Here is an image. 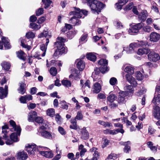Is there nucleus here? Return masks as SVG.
Masks as SVG:
<instances>
[{
  "label": "nucleus",
  "mask_w": 160,
  "mask_h": 160,
  "mask_svg": "<svg viewBox=\"0 0 160 160\" xmlns=\"http://www.w3.org/2000/svg\"><path fill=\"white\" fill-rule=\"evenodd\" d=\"M10 125L12 128L11 129L12 131L16 132H13L12 133L10 136V138L11 140L8 138L6 141V143L7 145H11L13 143V142H17L19 141V139L18 136H19L21 131V129L19 126L17 125L15 122L12 120H10L9 121Z\"/></svg>",
  "instance_id": "1"
},
{
  "label": "nucleus",
  "mask_w": 160,
  "mask_h": 160,
  "mask_svg": "<svg viewBox=\"0 0 160 160\" xmlns=\"http://www.w3.org/2000/svg\"><path fill=\"white\" fill-rule=\"evenodd\" d=\"M88 12L85 10H81L78 8H75V11L70 12V15H73L70 20V22L73 24L74 26H78L80 24L81 21L78 19L82 17V14L87 15Z\"/></svg>",
  "instance_id": "2"
},
{
  "label": "nucleus",
  "mask_w": 160,
  "mask_h": 160,
  "mask_svg": "<svg viewBox=\"0 0 160 160\" xmlns=\"http://www.w3.org/2000/svg\"><path fill=\"white\" fill-rule=\"evenodd\" d=\"M66 41V38L62 37H58L57 41L55 42V45L57 49L55 52L54 54L56 56L61 55L64 52L65 48L64 47V43Z\"/></svg>",
  "instance_id": "3"
},
{
  "label": "nucleus",
  "mask_w": 160,
  "mask_h": 160,
  "mask_svg": "<svg viewBox=\"0 0 160 160\" xmlns=\"http://www.w3.org/2000/svg\"><path fill=\"white\" fill-rule=\"evenodd\" d=\"M98 63L101 66L100 67L101 69V72L104 73L108 71L109 68L107 67L108 62L107 61L104 59H100L98 61Z\"/></svg>",
  "instance_id": "4"
},
{
  "label": "nucleus",
  "mask_w": 160,
  "mask_h": 160,
  "mask_svg": "<svg viewBox=\"0 0 160 160\" xmlns=\"http://www.w3.org/2000/svg\"><path fill=\"white\" fill-rule=\"evenodd\" d=\"M103 3L97 0H95L94 3L92 5L91 9L96 12L98 13L101 12L103 7Z\"/></svg>",
  "instance_id": "5"
},
{
  "label": "nucleus",
  "mask_w": 160,
  "mask_h": 160,
  "mask_svg": "<svg viewBox=\"0 0 160 160\" xmlns=\"http://www.w3.org/2000/svg\"><path fill=\"white\" fill-rule=\"evenodd\" d=\"M26 150L29 154L33 155L35 153V152L37 149L36 145L35 144H28L26 146Z\"/></svg>",
  "instance_id": "6"
},
{
  "label": "nucleus",
  "mask_w": 160,
  "mask_h": 160,
  "mask_svg": "<svg viewBox=\"0 0 160 160\" xmlns=\"http://www.w3.org/2000/svg\"><path fill=\"white\" fill-rule=\"evenodd\" d=\"M149 52L148 56V59L150 61L156 62L160 59V57L158 54L153 51H151L150 50Z\"/></svg>",
  "instance_id": "7"
},
{
  "label": "nucleus",
  "mask_w": 160,
  "mask_h": 160,
  "mask_svg": "<svg viewBox=\"0 0 160 160\" xmlns=\"http://www.w3.org/2000/svg\"><path fill=\"white\" fill-rule=\"evenodd\" d=\"M128 95L127 92L120 91L119 93L118 102V103H124L126 102L125 97Z\"/></svg>",
  "instance_id": "8"
},
{
  "label": "nucleus",
  "mask_w": 160,
  "mask_h": 160,
  "mask_svg": "<svg viewBox=\"0 0 160 160\" xmlns=\"http://www.w3.org/2000/svg\"><path fill=\"white\" fill-rule=\"evenodd\" d=\"M148 16V14L146 10H143L138 15V18L141 22H144Z\"/></svg>",
  "instance_id": "9"
},
{
  "label": "nucleus",
  "mask_w": 160,
  "mask_h": 160,
  "mask_svg": "<svg viewBox=\"0 0 160 160\" xmlns=\"http://www.w3.org/2000/svg\"><path fill=\"white\" fill-rule=\"evenodd\" d=\"M81 138L83 140H87L89 137V133L86 129L83 128L80 130Z\"/></svg>",
  "instance_id": "10"
},
{
  "label": "nucleus",
  "mask_w": 160,
  "mask_h": 160,
  "mask_svg": "<svg viewBox=\"0 0 160 160\" xmlns=\"http://www.w3.org/2000/svg\"><path fill=\"white\" fill-rule=\"evenodd\" d=\"M127 80L131 84L134 86H136L137 83L135 79L132 77V75L127 74L125 76Z\"/></svg>",
  "instance_id": "11"
},
{
  "label": "nucleus",
  "mask_w": 160,
  "mask_h": 160,
  "mask_svg": "<svg viewBox=\"0 0 160 160\" xmlns=\"http://www.w3.org/2000/svg\"><path fill=\"white\" fill-rule=\"evenodd\" d=\"M160 38L159 34L155 32L151 33L150 36V40L153 42H156L158 41Z\"/></svg>",
  "instance_id": "12"
},
{
  "label": "nucleus",
  "mask_w": 160,
  "mask_h": 160,
  "mask_svg": "<svg viewBox=\"0 0 160 160\" xmlns=\"http://www.w3.org/2000/svg\"><path fill=\"white\" fill-rule=\"evenodd\" d=\"M153 114L154 118L157 119H160V112L159 107L158 106H156L153 107Z\"/></svg>",
  "instance_id": "13"
},
{
  "label": "nucleus",
  "mask_w": 160,
  "mask_h": 160,
  "mask_svg": "<svg viewBox=\"0 0 160 160\" xmlns=\"http://www.w3.org/2000/svg\"><path fill=\"white\" fill-rule=\"evenodd\" d=\"M77 67L80 71L82 70L85 67V64L83 61L80 59L77 60Z\"/></svg>",
  "instance_id": "14"
},
{
  "label": "nucleus",
  "mask_w": 160,
  "mask_h": 160,
  "mask_svg": "<svg viewBox=\"0 0 160 160\" xmlns=\"http://www.w3.org/2000/svg\"><path fill=\"white\" fill-rule=\"evenodd\" d=\"M37 115V112L35 111L31 112L28 114V120L30 122H34Z\"/></svg>",
  "instance_id": "15"
},
{
  "label": "nucleus",
  "mask_w": 160,
  "mask_h": 160,
  "mask_svg": "<svg viewBox=\"0 0 160 160\" xmlns=\"http://www.w3.org/2000/svg\"><path fill=\"white\" fill-rule=\"evenodd\" d=\"M101 89V86L98 82L95 83L93 85L92 88V91L94 93H99Z\"/></svg>",
  "instance_id": "16"
},
{
  "label": "nucleus",
  "mask_w": 160,
  "mask_h": 160,
  "mask_svg": "<svg viewBox=\"0 0 160 160\" xmlns=\"http://www.w3.org/2000/svg\"><path fill=\"white\" fill-rule=\"evenodd\" d=\"M134 68L131 65L127 66L124 69V71L129 75H132L134 72Z\"/></svg>",
  "instance_id": "17"
},
{
  "label": "nucleus",
  "mask_w": 160,
  "mask_h": 160,
  "mask_svg": "<svg viewBox=\"0 0 160 160\" xmlns=\"http://www.w3.org/2000/svg\"><path fill=\"white\" fill-rule=\"evenodd\" d=\"M97 148H93L90 150L91 152L92 153L94 152L93 154V157L91 159H88L87 160H97L99 156V153L98 151H97Z\"/></svg>",
  "instance_id": "18"
},
{
  "label": "nucleus",
  "mask_w": 160,
  "mask_h": 160,
  "mask_svg": "<svg viewBox=\"0 0 160 160\" xmlns=\"http://www.w3.org/2000/svg\"><path fill=\"white\" fill-rule=\"evenodd\" d=\"M27 157V154L24 151L20 152L18 153L17 158L19 160H25Z\"/></svg>",
  "instance_id": "19"
},
{
  "label": "nucleus",
  "mask_w": 160,
  "mask_h": 160,
  "mask_svg": "<svg viewBox=\"0 0 160 160\" xmlns=\"http://www.w3.org/2000/svg\"><path fill=\"white\" fill-rule=\"evenodd\" d=\"M39 153L47 158H51L53 157V154L50 151H39Z\"/></svg>",
  "instance_id": "20"
},
{
  "label": "nucleus",
  "mask_w": 160,
  "mask_h": 160,
  "mask_svg": "<svg viewBox=\"0 0 160 160\" xmlns=\"http://www.w3.org/2000/svg\"><path fill=\"white\" fill-rule=\"evenodd\" d=\"M17 56L20 59L25 61L26 59V54L22 51L19 50L16 52Z\"/></svg>",
  "instance_id": "21"
},
{
  "label": "nucleus",
  "mask_w": 160,
  "mask_h": 160,
  "mask_svg": "<svg viewBox=\"0 0 160 160\" xmlns=\"http://www.w3.org/2000/svg\"><path fill=\"white\" fill-rule=\"evenodd\" d=\"M150 50L147 48H142L138 49L137 53L140 55H142L143 54H147L149 52Z\"/></svg>",
  "instance_id": "22"
},
{
  "label": "nucleus",
  "mask_w": 160,
  "mask_h": 160,
  "mask_svg": "<svg viewBox=\"0 0 160 160\" xmlns=\"http://www.w3.org/2000/svg\"><path fill=\"white\" fill-rule=\"evenodd\" d=\"M42 136L45 138L52 139V136L51 133L46 131H43L41 132Z\"/></svg>",
  "instance_id": "23"
},
{
  "label": "nucleus",
  "mask_w": 160,
  "mask_h": 160,
  "mask_svg": "<svg viewBox=\"0 0 160 160\" xmlns=\"http://www.w3.org/2000/svg\"><path fill=\"white\" fill-rule=\"evenodd\" d=\"M2 41L4 44L5 48L6 49H9L11 48V45L9 43L8 39L5 37H3Z\"/></svg>",
  "instance_id": "24"
},
{
  "label": "nucleus",
  "mask_w": 160,
  "mask_h": 160,
  "mask_svg": "<svg viewBox=\"0 0 160 160\" xmlns=\"http://www.w3.org/2000/svg\"><path fill=\"white\" fill-rule=\"evenodd\" d=\"M20 85L18 89L19 92L23 94L26 92V84L23 82L20 83Z\"/></svg>",
  "instance_id": "25"
},
{
  "label": "nucleus",
  "mask_w": 160,
  "mask_h": 160,
  "mask_svg": "<svg viewBox=\"0 0 160 160\" xmlns=\"http://www.w3.org/2000/svg\"><path fill=\"white\" fill-rule=\"evenodd\" d=\"M160 102V94H155L152 101V102L156 104H159Z\"/></svg>",
  "instance_id": "26"
},
{
  "label": "nucleus",
  "mask_w": 160,
  "mask_h": 160,
  "mask_svg": "<svg viewBox=\"0 0 160 160\" xmlns=\"http://www.w3.org/2000/svg\"><path fill=\"white\" fill-rule=\"evenodd\" d=\"M117 99V97L115 94H111L107 97V101L108 102L112 103L113 102Z\"/></svg>",
  "instance_id": "27"
},
{
  "label": "nucleus",
  "mask_w": 160,
  "mask_h": 160,
  "mask_svg": "<svg viewBox=\"0 0 160 160\" xmlns=\"http://www.w3.org/2000/svg\"><path fill=\"white\" fill-rule=\"evenodd\" d=\"M124 89L126 91L124 92H127L128 93V95L129 93L132 94L134 92V90L132 86L131 85H129L125 86L124 88Z\"/></svg>",
  "instance_id": "28"
},
{
  "label": "nucleus",
  "mask_w": 160,
  "mask_h": 160,
  "mask_svg": "<svg viewBox=\"0 0 160 160\" xmlns=\"http://www.w3.org/2000/svg\"><path fill=\"white\" fill-rule=\"evenodd\" d=\"M87 57L88 59L93 62L95 61L97 58L96 55L92 52L88 54Z\"/></svg>",
  "instance_id": "29"
},
{
  "label": "nucleus",
  "mask_w": 160,
  "mask_h": 160,
  "mask_svg": "<svg viewBox=\"0 0 160 160\" xmlns=\"http://www.w3.org/2000/svg\"><path fill=\"white\" fill-rule=\"evenodd\" d=\"M46 113L47 115L51 117H53L55 115V110L52 108L48 109L47 110Z\"/></svg>",
  "instance_id": "30"
},
{
  "label": "nucleus",
  "mask_w": 160,
  "mask_h": 160,
  "mask_svg": "<svg viewBox=\"0 0 160 160\" xmlns=\"http://www.w3.org/2000/svg\"><path fill=\"white\" fill-rule=\"evenodd\" d=\"M8 92L4 90L2 87H0V98L3 99L7 96Z\"/></svg>",
  "instance_id": "31"
},
{
  "label": "nucleus",
  "mask_w": 160,
  "mask_h": 160,
  "mask_svg": "<svg viewBox=\"0 0 160 160\" xmlns=\"http://www.w3.org/2000/svg\"><path fill=\"white\" fill-rule=\"evenodd\" d=\"M98 123L99 124L104 126L105 127H109L112 126L111 123L108 122H104L102 120H99L98 121Z\"/></svg>",
  "instance_id": "32"
},
{
  "label": "nucleus",
  "mask_w": 160,
  "mask_h": 160,
  "mask_svg": "<svg viewBox=\"0 0 160 160\" xmlns=\"http://www.w3.org/2000/svg\"><path fill=\"white\" fill-rule=\"evenodd\" d=\"M77 31L74 30L73 31H70L67 33V37L69 39H71L73 38L74 35L77 33Z\"/></svg>",
  "instance_id": "33"
},
{
  "label": "nucleus",
  "mask_w": 160,
  "mask_h": 160,
  "mask_svg": "<svg viewBox=\"0 0 160 160\" xmlns=\"http://www.w3.org/2000/svg\"><path fill=\"white\" fill-rule=\"evenodd\" d=\"M129 33L131 35H133L135 33H136L138 32V29H136L134 25L132 26L131 28L129 29L128 30Z\"/></svg>",
  "instance_id": "34"
},
{
  "label": "nucleus",
  "mask_w": 160,
  "mask_h": 160,
  "mask_svg": "<svg viewBox=\"0 0 160 160\" xmlns=\"http://www.w3.org/2000/svg\"><path fill=\"white\" fill-rule=\"evenodd\" d=\"M147 144L152 151L154 152H156L157 151V147L156 146H153V144L152 142L150 141L148 142L147 143Z\"/></svg>",
  "instance_id": "35"
},
{
  "label": "nucleus",
  "mask_w": 160,
  "mask_h": 160,
  "mask_svg": "<svg viewBox=\"0 0 160 160\" xmlns=\"http://www.w3.org/2000/svg\"><path fill=\"white\" fill-rule=\"evenodd\" d=\"M1 66L5 70H8L10 67V64L8 62H4L1 63Z\"/></svg>",
  "instance_id": "36"
},
{
  "label": "nucleus",
  "mask_w": 160,
  "mask_h": 160,
  "mask_svg": "<svg viewBox=\"0 0 160 160\" xmlns=\"http://www.w3.org/2000/svg\"><path fill=\"white\" fill-rule=\"evenodd\" d=\"M132 45V44H130L129 47L124 48L123 52L124 51H126L127 53L128 54L132 53L134 52V51H133V50L131 47Z\"/></svg>",
  "instance_id": "37"
},
{
  "label": "nucleus",
  "mask_w": 160,
  "mask_h": 160,
  "mask_svg": "<svg viewBox=\"0 0 160 160\" xmlns=\"http://www.w3.org/2000/svg\"><path fill=\"white\" fill-rule=\"evenodd\" d=\"M79 149L81 150L80 155L81 156H83L84 153L86 152L87 150L84 148V146L82 144H81L79 147Z\"/></svg>",
  "instance_id": "38"
},
{
  "label": "nucleus",
  "mask_w": 160,
  "mask_h": 160,
  "mask_svg": "<svg viewBox=\"0 0 160 160\" xmlns=\"http://www.w3.org/2000/svg\"><path fill=\"white\" fill-rule=\"evenodd\" d=\"M30 27L36 30H38L40 28L41 26L40 25H37L35 23H32L30 24Z\"/></svg>",
  "instance_id": "39"
},
{
  "label": "nucleus",
  "mask_w": 160,
  "mask_h": 160,
  "mask_svg": "<svg viewBox=\"0 0 160 160\" xmlns=\"http://www.w3.org/2000/svg\"><path fill=\"white\" fill-rule=\"evenodd\" d=\"M135 76L137 79L139 80H142L143 78V76L139 71L135 73Z\"/></svg>",
  "instance_id": "40"
},
{
  "label": "nucleus",
  "mask_w": 160,
  "mask_h": 160,
  "mask_svg": "<svg viewBox=\"0 0 160 160\" xmlns=\"http://www.w3.org/2000/svg\"><path fill=\"white\" fill-rule=\"evenodd\" d=\"M60 104H61V107L62 108L66 110L68 109V106L65 101L63 100L61 101L60 103Z\"/></svg>",
  "instance_id": "41"
},
{
  "label": "nucleus",
  "mask_w": 160,
  "mask_h": 160,
  "mask_svg": "<svg viewBox=\"0 0 160 160\" xmlns=\"http://www.w3.org/2000/svg\"><path fill=\"white\" fill-rule=\"evenodd\" d=\"M62 84L67 87H71V83L70 81L67 80H63L62 81Z\"/></svg>",
  "instance_id": "42"
},
{
  "label": "nucleus",
  "mask_w": 160,
  "mask_h": 160,
  "mask_svg": "<svg viewBox=\"0 0 160 160\" xmlns=\"http://www.w3.org/2000/svg\"><path fill=\"white\" fill-rule=\"evenodd\" d=\"M42 2L45 4L44 8H47L50 6L52 2L50 0H42Z\"/></svg>",
  "instance_id": "43"
},
{
  "label": "nucleus",
  "mask_w": 160,
  "mask_h": 160,
  "mask_svg": "<svg viewBox=\"0 0 160 160\" xmlns=\"http://www.w3.org/2000/svg\"><path fill=\"white\" fill-rule=\"evenodd\" d=\"M146 92V90L145 88H142L141 90L136 92L135 94L138 96H140L143 94H144Z\"/></svg>",
  "instance_id": "44"
},
{
  "label": "nucleus",
  "mask_w": 160,
  "mask_h": 160,
  "mask_svg": "<svg viewBox=\"0 0 160 160\" xmlns=\"http://www.w3.org/2000/svg\"><path fill=\"white\" fill-rule=\"evenodd\" d=\"M47 48L44 44L41 46L40 49L42 51V56L44 57L45 56Z\"/></svg>",
  "instance_id": "45"
},
{
  "label": "nucleus",
  "mask_w": 160,
  "mask_h": 160,
  "mask_svg": "<svg viewBox=\"0 0 160 160\" xmlns=\"http://www.w3.org/2000/svg\"><path fill=\"white\" fill-rule=\"evenodd\" d=\"M103 132L105 134H109L113 135H115V131L113 130H111L109 129H106L103 131Z\"/></svg>",
  "instance_id": "46"
},
{
  "label": "nucleus",
  "mask_w": 160,
  "mask_h": 160,
  "mask_svg": "<svg viewBox=\"0 0 160 160\" xmlns=\"http://www.w3.org/2000/svg\"><path fill=\"white\" fill-rule=\"evenodd\" d=\"M50 73L52 76H55L57 73V70L55 68H51L50 70Z\"/></svg>",
  "instance_id": "47"
},
{
  "label": "nucleus",
  "mask_w": 160,
  "mask_h": 160,
  "mask_svg": "<svg viewBox=\"0 0 160 160\" xmlns=\"http://www.w3.org/2000/svg\"><path fill=\"white\" fill-rule=\"evenodd\" d=\"M26 37L28 38H32L35 37V34L32 32H29L26 33Z\"/></svg>",
  "instance_id": "48"
},
{
  "label": "nucleus",
  "mask_w": 160,
  "mask_h": 160,
  "mask_svg": "<svg viewBox=\"0 0 160 160\" xmlns=\"http://www.w3.org/2000/svg\"><path fill=\"white\" fill-rule=\"evenodd\" d=\"M83 116L81 112H78L77 113V115L75 117L76 119L78 120H81L83 118Z\"/></svg>",
  "instance_id": "49"
},
{
  "label": "nucleus",
  "mask_w": 160,
  "mask_h": 160,
  "mask_svg": "<svg viewBox=\"0 0 160 160\" xmlns=\"http://www.w3.org/2000/svg\"><path fill=\"white\" fill-rule=\"evenodd\" d=\"M36 122L39 124H42L43 122V119L41 117H37L34 120Z\"/></svg>",
  "instance_id": "50"
},
{
  "label": "nucleus",
  "mask_w": 160,
  "mask_h": 160,
  "mask_svg": "<svg viewBox=\"0 0 160 160\" xmlns=\"http://www.w3.org/2000/svg\"><path fill=\"white\" fill-rule=\"evenodd\" d=\"M103 141L104 142L103 143V145L102 146V148H104L105 147H107L109 145V143L110 142L109 140L107 138L104 139Z\"/></svg>",
  "instance_id": "51"
},
{
  "label": "nucleus",
  "mask_w": 160,
  "mask_h": 160,
  "mask_svg": "<svg viewBox=\"0 0 160 160\" xmlns=\"http://www.w3.org/2000/svg\"><path fill=\"white\" fill-rule=\"evenodd\" d=\"M43 9L42 8H40L36 11V14L37 16H39L43 13Z\"/></svg>",
  "instance_id": "52"
},
{
  "label": "nucleus",
  "mask_w": 160,
  "mask_h": 160,
  "mask_svg": "<svg viewBox=\"0 0 160 160\" xmlns=\"http://www.w3.org/2000/svg\"><path fill=\"white\" fill-rule=\"evenodd\" d=\"M55 119L57 122L59 124L61 122V118L60 115L58 113L56 114L55 117Z\"/></svg>",
  "instance_id": "53"
},
{
  "label": "nucleus",
  "mask_w": 160,
  "mask_h": 160,
  "mask_svg": "<svg viewBox=\"0 0 160 160\" xmlns=\"http://www.w3.org/2000/svg\"><path fill=\"white\" fill-rule=\"evenodd\" d=\"M48 32L47 31H44L42 33L39 34L38 36L39 38H42L43 37H46L48 34Z\"/></svg>",
  "instance_id": "54"
},
{
  "label": "nucleus",
  "mask_w": 160,
  "mask_h": 160,
  "mask_svg": "<svg viewBox=\"0 0 160 160\" xmlns=\"http://www.w3.org/2000/svg\"><path fill=\"white\" fill-rule=\"evenodd\" d=\"M114 24L116 26L118 29L122 28L123 27V25L121 22L117 21L114 22Z\"/></svg>",
  "instance_id": "55"
},
{
  "label": "nucleus",
  "mask_w": 160,
  "mask_h": 160,
  "mask_svg": "<svg viewBox=\"0 0 160 160\" xmlns=\"http://www.w3.org/2000/svg\"><path fill=\"white\" fill-rule=\"evenodd\" d=\"M2 132L4 134V135L2 136L3 138L6 141L7 139L8 138V136L7 135V131L6 129H2Z\"/></svg>",
  "instance_id": "56"
},
{
  "label": "nucleus",
  "mask_w": 160,
  "mask_h": 160,
  "mask_svg": "<svg viewBox=\"0 0 160 160\" xmlns=\"http://www.w3.org/2000/svg\"><path fill=\"white\" fill-rule=\"evenodd\" d=\"M117 79L116 78L112 77L110 79L109 82L110 84L112 85H114L116 84L117 83Z\"/></svg>",
  "instance_id": "57"
},
{
  "label": "nucleus",
  "mask_w": 160,
  "mask_h": 160,
  "mask_svg": "<svg viewBox=\"0 0 160 160\" xmlns=\"http://www.w3.org/2000/svg\"><path fill=\"white\" fill-rule=\"evenodd\" d=\"M128 145H126L123 149L124 152L127 153H129L131 150L130 147Z\"/></svg>",
  "instance_id": "58"
},
{
  "label": "nucleus",
  "mask_w": 160,
  "mask_h": 160,
  "mask_svg": "<svg viewBox=\"0 0 160 160\" xmlns=\"http://www.w3.org/2000/svg\"><path fill=\"white\" fill-rule=\"evenodd\" d=\"M143 23H140L137 24H136L134 25V27L136 28V29H138V31L143 26Z\"/></svg>",
  "instance_id": "59"
},
{
  "label": "nucleus",
  "mask_w": 160,
  "mask_h": 160,
  "mask_svg": "<svg viewBox=\"0 0 160 160\" xmlns=\"http://www.w3.org/2000/svg\"><path fill=\"white\" fill-rule=\"evenodd\" d=\"M90 82L88 80H87L85 82H84L83 85L82 86V88H84L85 87H88V88H90Z\"/></svg>",
  "instance_id": "60"
},
{
  "label": "nucleus",
  "mask_w": 160,
  "mask_h": 160,
  "mask_svg": "<svg viewBox=\"0 0 160 160\" xmlns=\"http://www.w3.org/2000/svg\"><path fill=\"white\" fill-rule=\"evenodd\" d=\"M156 130L154 129L151 126H149L148 128V133L150 134H152L154 133L155 132Z\"/></svg>",
  "instance_id": "61"
},
{
  "label": "nucleus",
  "mask_w": 160,
  "mask_h": 160,
  "mask_svg": "<svg viewBox=\"0 0 160 160\" xmlns=\"http://www.w3.org/2000/svg\"><path fill=\"white\" fill-rule=\"evenodd\" d=\"M151 28L149 26H147L143 27L142 29L144 31L149 32L151 31Z\"/></svg>",
  "instance_id": "62"
},
{
  "label": "nucleus",
  "mask_w": 160,
  "mask_h": 160,
  "mask_svg": "<svg viewBox=\"0 0 160 160\" xmlns=\"http://www.w3.org/2000/svg\"><path fill=\"white\" fill-rule=\"evenodd\" d=\"M36 106V104L34 103H29V105L28 106V108L29 110L31 109H33Z\"/></svg>",
  "instance_id": "63"
},
{
  "label": "nucleus",
  "mask_w": 160,
  "mask_h": 160,
  "mask_svg": "<svg viewBox=\"0 0 160 160\" xmlns=\"http://www.w3.org/2000/svg\"><path fill=\"white\" fill-rule=\"evenodd\" d=\"M74 154L72 153H69L67 155L68 158L71 160H75V158H74Z\"/></svg>",
  "instance_id": "64"
}]
</instances>
